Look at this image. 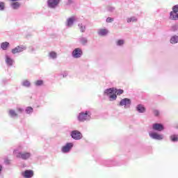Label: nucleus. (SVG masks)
<instances>
[{"label":"nucleus","mask_w":178,"mask_h":178,"mask_svg":"<svg viewBox=\"0 0 178 178\" xmlns=\"http://www.w3.org/2000/svg\"><path fill=\"white\" fill-rule=\"evenodd\" d=\"M23 51H26V47L24 46H17L15 48L11 50V52L13 55L15 54H20V52H23Z\"/></svg>","instance_id":"obj_11"},{"label":"nucleus","mask_w":178,"mask_h":178,"mask_svg":"<svg viewBox=\"0 0 178 178\" xmlns=\"http://www.w3.org/2000/svg\"><path fill=\"white\" fill-rule=\"evenodd\" d=\"M5 62L6 65H7V66L9 67H12V66L15 65V60L8 55L5 56Z\"/></svg>","instance_id":"obj_12"},{"label":"nucleus","mask_w":178,"mask_h":178,"mask_svg":"<svg viewBox=\"0 0 178 178\" xmlns=\"http://www.w3.org/2000/svg\"><path fill=\"white\" fill-rule=\"evenodd\" d=\"M60 3V0H48L47 1V5L50 8V9H56V8H58Z\"/></svg>","instance_id":"obj_9"},{"label":"nucleus","mask_w":178,"mask_h":178,"mask_svg":"<svg viewBox=\"0 0 178 178\" xmlns=\"http://www.w3.org/2000/svg\"><path fill=\"white\" fill-rule=\"evenodd\" d=\"M34 51H35V49H34V47L31 48V52H34Z\"/></svg>","instance_id":"obj_43"},{"label":"nucleus","mask_w":178,"mask_h":178,"mask_svg":"<svg viewBox=\"0 0 178 178\" xmlns=\"http://www.w3.org/2000/svg\"><path fill=\"white\" fill-rule=\"evenodd\" d=\"M8 116L12 119H17V118H19V113H17V112L14 109H10L8 111Z\"/></svg>","instance_id":"obj_16"},{"label":"nucleus","mask_w":178,"mask_h":178,"mask_svg":"<svg viewBox=\"0 0 178 178\" xmlns=\"http://www.w3.org/2000/svg\"><path fill=\"white\" fill-rule=\"evenodd\" d=\"M172 31H177V30H178V25L176 24V25L172 26Z\"/></svg>","instance_id":"obj_38"},{"label":"nucleus","mask_w":178,"mask_h":178,"mask_svg":"<svg viewBox=\"0 0 178 178\" xmlns=\"http://www.w3.org/2000/svg\"><path fill=\"white\" fill-rule=\"evenodd\" d=\"M170 20L177 21L178 20V13H174L171 11L169 16Z\"/></svg>","instance_id":"obj_18"},{"label":"nucleus","mask_w":178,"mask_h":178,"mask_svg":"<svg viewBox=\"0 0 178 178\" xmlns=\"http://www.w3.org/2000/svg\"><path fill=\"white\" fill-rule=\"evenodd\" d=\"M21 86H22V87H26V88H30V87H31V83L30 81L25 79L22 81Z\"/></svg>","instance_id":"obj_19"},{"label":"nucleus","mask_w":178,"mask_h":178,"mask_svg":"<svg viewBox=\"0 0 178 178\" xmlns=\"http://www.w3.org/2000/svg\"><path fill=\"white\" fill-rule=\"evenodd\" d=\"M170 44H177V42H178V35H175L171 36V38L170 39Z\"/></svg>","instance_id":"obj_21"},{"label":"nucleus","mask_w":178,"mask_h":178,"mask_svg":"<svg viewBox=\"0 0 178 178\" xmlns=\"http://www.w3.org/2000/svg\"><path fill=\"white\" fill-rule=\"evenodd\" d=\"M17 113H23V112H24V109H23L20 107H18V108H17Z\"/></svg>","instance_id":"obj_37"},{"label":"nucleus","mask_w":178,"mask_h":178,"mask_svg":"<svg viewBox=\"0 0 178 178\" xmlns=\"http://www.w3.org/2000/svg\"><path fill=\"white\" fill-rule=\"evenodd\" d=\"M137 20H138V19L136 17H131L127 18V23H131V22L136 23V22H137Z\"/></svg>","instance_id":"obj_25"},{"label":"nucleus","mask_w":178,"mask_h":178,"mask_svg":"<svg viewBox=\"0 0 178 178\" xmlns=\"http://www.w3.org/2000/svg\"><path fill=\"white\" fill-rule=\"evenodd\" d=\"M49 58H50V59H56V58H58V54L55 51H51L49 54Z\"/></svg>","instance_id":"obj_27"},{"label":"nucleus","mask_w":178,"mask_h":178,"mask_svg":"<svg viewBox=\"0 0 178 178\" xmlns=\"http://www.w3.org/2000/svg\"><path fill=\"white\" fill-rule=\"evenodd\" d=\"M123 45H124V40H118L117 42H116V46L117 47H123Z\"/></svg>","instance_id":"obj_31"},{"label":"nucleus","mask_w":178,"mask_h":178,"mask_svg":"<svg viewBox=\"0 0 178 178\" xmlns=\"http://www.w3.org/2000/svg\"><path fill=\"white\" fill-rule=\"evenodd\" d=\"M152 129L155 131H163V130H165V127L161 123H154L152 124Z\"/></svg>","instance_id":"obj_13"},{"label":"nucleus","mask_w":178,"mask_h":178,"mask_svg":"<svg viewBox=\"0 0 178 178\" xmlns=\"http://www.w3.org/2000/svg\"><path fill=\"white\" fill-rule=\"evenodd\" d=\"M149 136L150 138H152V140H163V135L159 134L156 132L150 131L149 132Z\"/></svg>","instance_id":"obj_7"},{"label":"nucleus","mask_w":178,"mask_h":178,"mask_svg":"<svg viewBox=\"0 0 178 178\" xmlns=\"http://www.w3.org/2000/svg\"><path fill=\"white\" fill-rule=\"evenodd\" d=\"M70 136L72 137V138H73V140H81V138H83V134H81V132L77 131V130H74L72 131H71Z\"/></svg>","instance_id":"obj_6"},{"label":"nucleus","mask_w":178,"mask_h":178,"mask_svg":"<svg viewBox=\"0 0 178 178\" xmlns=\"http://www.w3.org/2000/svg\"><path fill=\"white\" fill-rule=\"evenodd\" d=\"M72 3H73V0H68L67 1V5L69 6V5H72Z\"/></svg>","instance_id":"obj_41"},{"label":"nucleus","mask_w":178,"mask_h":178,"mask_svg":"<svg viewBox=\"0 0 178 178\" xmlns=\"http://www.w3.org/2000/svg\"><path fill=\"white\" fill-rule=\"evenodd\" d=\"M63 78L66 77V74H63Z\"/></svg>","instance_id":"obj_45"},{"label":"nucleus","mask_w":178,"mask_h":178,"mask_svg":"<svg viewBox=\"0 0 178 178\" xmlns=\"http://www.w3.org/2000/svg\"><path fill=\"white\" fill-rule=\"evenodd\" d=\"M107 34H108V31H107V29H100L98 31V35H102V37H104V36L106 35Z\"/></svg>","instance_id":"obj_23"},{"label":"nucleus","mask_w":178,"mask_h":178,"mask_svg":"<svg viewBox=\"0 0 178 178\" xmlns=\"http://www.w3.org/2000/svg\"><path fill=\"white\" fill-rule=\"evenodd\" d=\"M22 175L24 178H31L34 176V171L33 170H26Z\"/></svg>","instance_id":"obj_14"},{"label":"nucleus","mask_w":178,"mask_h":178,"mask_svg":"<svg viewBox=\"0 0 178 178\" xmlns=\"http://www.w3.org/2000/svg\"><path fill=\"white\" fill-rule=\"evenodd\" d=\"M174 13H178V5H175L172 7V11Z\"/></svg>","instance_id":"obj_34"},{"label":"nucleus","mask_w":178,"mask_h":178,"mask_svg":"<svg viewBox=\"0 0 178 178\" xmlns=\"http://www.w3.org/2000/svg\"><path fill=\"white\" fill-rule=\"evenodd\" d=\"M34 84L36 87H41V86L44 85V81L42 80H38L34 82Z\"/></svg>","instance_id":"obj_30"},{"label":"nucleus","mask_w":178,"mask_h":178,"mask_svg":"<svg viewBox=\"0 0 178 178\" xmlns=\"http://www.w3.org/2000/svg\"><path fill=\"white\" fill-rule=\"evenodd\" d=\"M10 1H12V2H16V1H17L19 0H10Z\"/></svg>","instance_id":"obj_44"},{"label":"nucleus","mask_w":178,"mask_h":178,"mask_svg":"<svg viewBox=\"0 0 178 178\" xmlns=\"http://www.w3.org/2000/svg\"><path fill=\"white\" fill-rule=\"evenodd\" d=\"M79 29L81 33H86V30H87V26L83 23H79L78 24Z\"/></svg>","instance_id":"obj_22"},{"label":"nucleus","mask_w":178,"mask_h":178,"mask_svg":"<svg viewBox=\"0 0 178 178\" xmlns=\"http://www.w3.org/2000/svg\"><path fill=\"white\" fill-rule=\"evenodd\" d=\"M76 22V17H70L67 19L66 22H65V26L68 29H71V27H73L74 25V22Z\"/></svg>","instance_id":"obj_10"},{"label":"nucleus","mask_w":178,"mask_h":178,"mask_svg":"<svg viewBox=\"0 0 178 178\" xmlns=\"http://www.w3.org/2000/svg\"><path fill=\"white\" fill-rule=\"evenodd\" d=\"M119 105L120 106H124V108H130L131 100L129 98H124L120 100Z\"/></svg>","instance_id":"obj_8"},{"label":"nucleus","mask_w":178,"mask_h":178,"mask_svg":"<svg viewBox=\"0 0 178 178\" xmlns=\"http://www.w3.org/2000/svg\"><path fill=\"white\" fill-rule=\"evenodd\" d=\"M170 140L172 143H177L178 141V135L177 134H172L170 136Z\"/></svg>","instance_id":"obj_24"},{"label":"nucleus","mask_w":178,"mask_h":178,"mask_svg":"<svg viewBox=\"0 0 178 178\" xmlns=\"http://www.w3.org/2000/svg\"><path fill=\"white\" fill-rule=\"evenodd\" d=\"M73 143H67L65 145L63 146L61 148V152L63 154H68L72 151V148H73Z\"/></svg>","instance_id":"obj_5"},{"label":"nucleus","mask_w":178,"mask_h":178,"mask_svg":"<svg viewBox=\"0 0 178 178\" xmlns=\"http://www.w3.org/2000/svg\"><path fill=\"white\" fill-rule=\"evenodd\" d=\"M11 8H13L14 9V10H16L19 9V8H20V3L13 2L11 4Z\"/></svg>","instance_id":"obj_26"},{"label":"nucleus","mask_w":178,"mask_h":178,"mask_svg":"<svg viewBox=\"0 0 178 178\" xmlns=\"http://www.w3.org/2000/svg\"><path fill=\"white\" fill-rule=\"evenodd\" d=\"M78 42L81 45H83V47H86L88 44V38L84 36H80L78 38Z\"/></svg>","instance_id":"obj_15"},{"label":"nucleus","mask_w":178,"mask_h":178,"mask_svg":"<svg viewBox=\"0 0 178 178\" xmlns=\"http://www.w3.org/2000/svg\"><path fill=\"white\" fill-rule=\"evenodd\" d=\"M103 95L108 97L109 101H116L118 95L115 94V88H109L104 91Z\"/></svg>","instance_id":"obj_3"},{"label":"nucleus","mask_w":178,"mask_h":178,"mask_svg":"<svg viewBox=\"0 0 178 178\" xmlns=\"http://www.w3.org/2000/svg\"><path fill=\"white\" fill-rule=\"evenodd\" d=\"M10 47L9 42H3L1 44V48L3 51H8V48Z\"/></svg>","instance_id":"obj_20"},{"label":"nucleus","mask_w":178,"mask_h":178,"mask_svg":"<svg viewBox=\"0 0 178 178\" xmlns=\"http://www.w3.org/2000/svg\"><path fill=\"white\" fill-rule=\"evenodd\" d=\"M92 115V113L90 111H82L79 113L77 120L81 123H84V122H90L91 120Z\"/></svg>","instance_id":"obj_1"},{"label":"nucleus","mask_w":178,"mask_h":178,"mask_svg":"<svg viewBox=\"0 0 178 178\" xmlns=\"http://www.w3.org/2000/svg\"><path fill=\"white\" fill-rule=\"evenodd\" d=\"M72 56L74 59H79L83 56V50L81 48H76L72 52Z\"/></svg>","instance_id":"obj_4"},{"label":"nucleus","mask_w":178,"mask_h":178,"mask_svg":"<svg viewBox=\"0 0 178 178\" xmlns=\"http://www.w3.org/2000/svg\"><path fill=\"white\" fill-rule=\"evenodd\" d=\"M115 7H113V6H107V8H106V10L108 11V12H111V13H112V12H115Z\"/></svg>","instance_id":"obj_33"},{"label":"nucleus","mask_w":178,"mask_h":178,"mask_svg":"<svg viewBox=\"0 0 178 178\" xmlns=\"http://www.w3.org/2000/svg\"><path fill=\"white\" fill-rule=\"evenodd\" d=\"M104 165L106 166H113V161L112 160H106Z\"/></svg>","instance_id":"obj_32"},{"label":"nucleus","mask_w":178,"mask_h":178,"mask_svg":"<svg viewBox=\"0 0 178 178\" xmlns=\"http://www.w3.org/2000/svg\"><path fill=\"white\" fill-rule=\"evenodd\" d=\"M136 109L138 113H145L146 108L143 104H138Z\"/></svg>","instance_id":"obj_17"},{"label":"nucleus","mask_w":178,"mask_h":178,"mask_svg":"<svg viewBox=\"0 0 178 178\" xmlns=\"http://www.w3.org/2000/svg\"><path fill=\"white\" fill-rule=\"evenodd\" d=\"M0 10H5V3L0 1Z\"/></svg>","instance_id":"obj_36"},{"label":"nucleus","mask_w":178,"mask_h":178,"mask_svg":"<svg viewBox=\"0 0 178 178\" xmlns=\"http://www.w3.org/2000/svg\"><path fill=\"white\" fill-rule=\"evenodd\" d=\"M1 83H2L3 85H5V84L8 83V79H3V80L1 81Z\"/></svg>","instance_id":"obj_40"},{"label":"nucleus","mask_w":178,"mask_h":178,"mask_svg":"<svg viewBox=\"0 0 178 178\" xmlns=\"http://www.w3.org/2000/svg\"><path fill=\"white\" fill-rule=\"evenodd\" d=\"M153 113H154V116H159V111L154 110Z\"/></svg>","instance_id":"obj_39"},{"label":"nucleus","mask_w":178,"mask_h":178,"mask_svg":"<svg viewBox=\"0 0 178 178\" xmlns=\"http://www.w3.org/2000/svg\"><path fill=\"white\" fill-rule=\"evenodd\" d=\"M114 20H115L114 18L108 17L106 18V23H112V22H113Z\"/></svg>","instance_id":"obj_35"},{"label":"nucleus","mask_w":178,"mask_h":178,"mask_svg":"<svg viewBox=\"0 0 178 178\" xmlns=\"http://www.w3.org/2000/svg\"><path fill=\"white\" fill-rule=\"evenodd\" d=\"M25 112H26V113H27V115H30V114L33 113V112H34V109H33V108L31 106H28L26 108Z\"/></svg>","instance_id":"obj_29"},{"label":"nucleus","mask_w":178,"mask_h":178,"mask_svg":"<svg viewBox=\"0 0 178 178\" xmlns=\"http://www.w3.org/2000/svg\"><path fill=\"white\" fill-rule=\"evenodd\" d=\"M2 169H3V167H2V165L0 164V175L2 173Z\"/></svg>","instance_id":"obj_42"},{"label":"nucleus","mask_w":178,"mask_h":178,"mask_svg":"<svg viewBox=\"0 0 178 178\" xmlns=\"http://www.w3.org/2000/svg\"><path fill=\"white\" fill-rule=\"evenodd\" d=\"M123 92H124V91L122 89H117L114 88V94H115V95H122V94H123Z\"/></svg>","instance_id":"obj_28"},{"label":"nucleus","mask_w":178,"mask_h":178,"mask_svg":"<svg viewBox=\"0 0 178 178\" xmlns=\"http://www.w3.org/2000/svg\"><path fill=\"white\" fill-rule=\"evenodd\" d=\"M13 154L15 155L16 158H19L23 161H27V159L31 158V153L29 152H22L20 151V148L15 149Z\"/></svg>","instance_id":"obj_2"}]
</instances>
